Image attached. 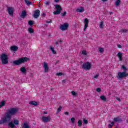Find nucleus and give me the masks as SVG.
<instances>
[{
	"label": "nucleus",
	"instance_id": "obj_1",
	"mask_svg": "<svg viewBox=\"0 0 128 128\" xmlns=\"http://www.w3.org/2000/svg\"><path fill=\"white\" fill-rule=\"evenodd\" d=\"M10 120V116L8 114H5V115L1 118L0 120V124H6Z\"/></svg>",
	"mask_w": 128,
	"mask_h": 128
},
{
	"label": "nucleus",
	"instance_id": "obj_2",
	"mask_svg": "<svg viewBox=\"0 0 128 128\" xmlns=\"http://www.w3.org/2000/svg\"><path fill=\"white\" fill-rule=\"evenodd\" d=\"M0 58L3 64H6L8 63V56L6 54H2L0 56Z\"/></svg>",
	"mask_w": 128,
	"mask_h": 128
},
{
	"label": "nucleus",
	"instance_id": "obj_3",
	"mask_svg": "<svg viewBox=\"0 0 128 128\" xmlns=\"http://www.w3.org/2000/svg\"><path fill=\"white\" fill-rule=\"evenodd\" d=\"M28 60H30V59H28V58L24 57L20 58L18 60L14 61L13 64H15V66H18L19 64H22L23 62H28Z\"/></svg>",
	"mask_w": 128,
	"mask_h": 128
},
{
	"label": "nucleus",
	"instance_id": "obj_4",
	"mask_svg": "<svg viewBox=\"0 0 128 128\" xmlns=\"http://www.w3.org/2000/svg\"><path fill=\"white\" fill-rule=\"evenodd\" d=\"M18 112V108H11L10 110H8L6 114H8L10 116V118H12V116H14V114H16Z\"/></svg>",
	"mask_w": 128,
	"mask_h": 128
},
{
	"label": "nucleus",
	"instance_id": "obj_5",
	"mask_svg": "<svg viewBox=\"0 0 128 128\" xmlns=\"http://www.w3.org/2000/svg\"><path fill=\"white\" fill-rule=\"evenodd\" d=\"M20 124V120L16 118H14L12 122H10L8 124V126L10 128H14L15 126H18Z\"/></svg>",
	"mask_w": 128,
	"mask_h": 128
},
{
	"label": "nucleus",
	"instance_id": "obj_6",
	"mask_svg": "<svg viewBox=\"0 0 128 128\" xmlns=\"http://www.w3.org/2000/svg\"><path fill=\"white\" fill-rule=\"evenodd\" d=\"M82 68L85 70H90L92 68V63L89 62L84 63L82 66Z\"/></svg>",
	"mask_w": 128,
	"mask_h": 128
},
{
	"label": "nucleus",
	"instance_id": "obj_7",
	"mask_svg": "<svg viewBox=\"0 0 128 128\" xmlns=\"http://www.w3.org/2000/svg\"><path fill=\"white\" fill-rule=\"evenodd\" d=\"M118 78H123L128 76V74L126 72H118Z\"/></svg>",
	"mask_w": 128,
	"mask_h": 128
},
{
	"label": "nucleus",
	"instance_id": "obj_8",
	"mask_svg": "<svg viewBox=\"0 0 128 128\" xmlns=\"http://www.w3.org/2000/svg\"><path fill=\"white\" fill-rule=\"evenodd\" d=\"M55 8L56 10L54 12V14H60L62 11V7L58 4H56L55 5Z\"/></svg>",
	"mask_w": 128,
	"mask_h": 128
},
{
	"label": "nucleus",
	"instance_id": "obj_9",
	"mask_svg": "<svg viewBox=\"0 0 128 128\" xmlns=\"http://www.w3.org/2000/svg\"><path fill=\"white\" fill-rule=\"evenodd\" d=\"M51 118L50 116H42V120L43 122H45L46 124V122H49L50 121Z\"/></svg>",
	"mask_w": 128,
	"mask_h": 128
},
{
	"label": "nucleus",
	"instance_id": "obj_10",
	"mask_svg": "<svg viewBox=\"0 0 128 128\" xmlns=\"http://www.w3.org/2000/svg\"><path fill=\"white\" fill-rule=\"evenodd\" d=\"M43 68H44V72L46 73H48L50 72V67L48 64L46 62H43Z\"/></svg>",
	"mask_w": 128,
	"mask_h": 128
},
{
	"label": "nucleus",
	"instance_id": "obj_11",
	"mask_svg": "<svg viewBox=\"0 0 128 128\" xmlns=\"http://www.w3.org/2000/svg\"><path fill=\"white\" fill-rule=\"evenodd\" d=\"M90 23V20L88 18H86L84 20V31L86 30V28H88V24Z\"/></svg>",
	"mask_w": 128,
	"mask_h": 128
},
{
	"label": "nucleus",
	"instance_id": "obj_12",
	"mask_svg": "<svg viewBox=\"0 0 128 128\" xmlns=\"http://www.w3.org/2000/svg\"><path fill=\"white\" fill-rule=\"evenodd\" d=\"M60 28L61 30H66L68 28V24L64 23V24L60 25Z\"/></svg>",
	"mask_w": 128,
	"mask_h": 128
},
{
	"label": "nucleus",
	"instance_id": "obj_13",
	"mask_svg": "<svg viewBox=\"0 0 128 128\" xmlns=\"http://www.w3.org/2000/svg\"><path fill=\"white\" fill-rule=\"evenodd\" d=\"M7 10L10 16H14V8L8 7L7 8Z\"/></svg>",
	"mask_w": 128,
	"mask_h": 128
},
{
	"label": "nucleus",
	"instance_id": "obj_14",
	"mask_svg": "<svg viewBox=\"0 0 128 128\" xmlns=\"http://www.w3.org/2000/svg\"><path fill=\"white\" fill-rule=\"evenodd\" d=\"M40 10H36L34 12V14L33 15L34 18H38V16H40Z\"/></svg>",
	"mask_w": 128,
	"mask_h": 128
},
{
	"label": "nucleus",
	"instance_id": "obj_15",
	"mask_svg": "<svg viewBox=\"0 0 128 128\" xmlns=\"http://www.w3.org/2000/svg\"><path fill=\"white\" fill-rule=\"evenodd\" d=\"M76 12H81L82 13L84 12V8L82 6H80L76 9Z\"/></svg>",
	"mask_w": 128,
	"mask_h": 128
},
{
	"label": "nucleus",
	"instance_id": "obj_16",
	"mask_svg": "<svg viewBox=\"0 0 128 128\" xmlns=\"http://www.w3.org/2000/svg\"><path fill=\"white\" fill-rule=\"evenodd\" d=\"M50 48L53 54H56V51L54 50V46H50Z\"/></svg>",
	"mask_w": 128,
	"mask_h": 128
},
{
	"label": "nucleus",
	"instance_id": "obj_17",
	"mask_svg": "<svg viewBox=\"0 0 128 128\" xmlns=\"http://www.w3.org/2000/svg\"><path fill=\"white\" fill-rule=\"evenodd\" d=\"M117 56L119 58V60L120 62H122V53L121 52H118V54H117Z\"/></svg>",
	"mask_w": 128,
	"mask_h": 128
},
{
	"label": "nucleus",
	"instance_id": "obj_18",
	"mask_svg": "<svg viewBox=\"0 0 128 128\" xmlns=\"http://www.w3.org/2000/svg\"><path fill=\"white\" fill-rule=\"evenodd\" d=\"M11 50H12V52H16L18 50V46H13L10 47Z\"/></svg>",
	"mask_w": 128,
	"mask_h": 128
},
{
	"label": "nucleus",
	"instance_id": "obj_19",
	"mask_svg": "<svg viewBox=\"0 0 128 128\" xmlns=\"http://www.w3.org/2000/svg\"><path fill=\"white\" fill-rule=\"evenodd\" d=\"M6 100H2L0 102V108H2V106H6Z\"/></svg>",
	"mask_w": 128,
	"mask_h": 128
},
{
	"label": "nucleus",
	"instance_id": "obj_20",
	"mask_svg": "<svg viewBox=\"0 0 128 128\" xmlns=\"http://www.w3.org/2000/svg\"><path fill=\"white\" fill-rule=\"evenodd\" d=\"M20 72L22 74H26V69L25 67H22L20 68Z\"/></svg>",
	"mask_w": 128,
	"mask_h": 128
},
{
	"label": "nucleus",
	"instance_id": "obj_21",
	"mask_svg": "<svg viewBox=\"0 0 128 128\" xmlns=\"http://www.w3.org/2000/svg\"><path fill=\"white\" fill-rule=\"evenodd\" d=\"M22 128H30V125L28 124L26 122L24 123V124L22 125Z\"/></svg>",
	"mask_w": 128,
	"mask_h": 128
},
{
	"label": "nucleus",
	"instance_id": "obj_22",
	"mask_svg": "<svg viewBox=\"0 0 128 128\" xmlns=\"http://www.w3.org/2000/svg\"><path fill=\"white\" fill-rule=\"evenodd\" d=\"M26 11L22 12L20 16V18H26Z\"/></svg>",
	"mask_w": 128,
	"mask_h": 128
},
{
	"label": "nucleus",
	"instance_id": "obj_23",
	"mask_svg": "<svg viewBox=\"0 0 128 128\" xmlns=\"http://www.w3.org/2000/svg\"><path fill=\"white\" fill-rule=\"evenodd\" d=\"M30 104H32V106H38V102L34 101H31L29 102Z\"/></svg>",
	"mask_w": 128,
	"mask_h": 128
},
{
	"label": "nucleus",
	"instance_id": "obj_24",
	"mask_svg": "<svg viewBox=\"0 0 128 128\" xmlns=\"http://www.w3.org/2000/svg\"><path fill=\"white\" fill-rule=\"evenodd\" d=\"M100 99L101 100H102V102H106V97L104 95H102L100 96Z\"/></svg>",
	"mask_w": 128,
	"mask_h": 128
},
{
	"label": "nucleus",
	"instance_id": "obj_25",
	"mask_svg": "<svg viewBox=\"0 0 128 128\" xmlns=\"http://www.w3.org/2000/svg\"><path fill=\"white\" fill-rule=\"evenodd\" d=\"M120 0H116V2H115L116 6H120Z\"/></svg>",
	"mask_w": 128,
	"mask_h": 128
},
{
	"label": "nucleus",
	"instance_id": "obj_26",
	"mask_svg": "<svg viewBox=\"0 0 128 128\" xmlns=\"http://www.w3.org/2000/svg\"><path fill=\"white\" fill-rule=\"evenodd\" d=\"M83 56H87L88 55V52L86 50H83L81 52Z\"/></svg>",
	"mask_w": 128,
	"mask_h": 128
},
{
	"label": "nucleus",
	"instance_id": "obj_27",
	"mask_svg": "<svg viewBox=\"0 0 128 128\" xmlns=\"http://www.w3.org/2000/svg\"><path fill=\"white\" fill-rule=\"evenodd\" d=\"M28 32L30 34H34V28H28Z\"/></svg>",
	"mask_w": 128,
	"mask_h": 128
},
{
	"label": "nucleus",
	"instance_id": "obj_28",
	"mask_svg": "<svg viewBox=\"0 0 128 128\" xmlns=\"http://www.w3.org/2000/svg\"><path fill=\"white\" fill-rule=\"evenodd\" d=\"M25 2L27 6H30V4H32V2H30L28 0H25Z\"/></svg>",
	"mask_w": 128,
	"mask_h": 128
},
{
	"label": "nucleus",
	"instance_id": "obj_29",
	"mask_svg": "<svg viewBox=\"0 0 128 128\" xmlns=\"http://www.w3.org/2000/svg\"><path fill=\"white\" fill-rule=\"evenodd\" d=\"M82 120H78V126H82Z\"/></svg>",
	"mask_w": 128,
	"mask_h": 128
},
{
	"label": "nucleus",
	"instance_id": "obj_30",
	"mask_svg": "<svg viewBox=\"0 0 128 128\" xmlns=\"http://www.w3.org/2000/svg\"><path fill=\"white\" fill-rule=\"evenodd\" d=\"M99 26H100V28H104V22H100Z\"/></svg>",
	"mask_w": 128,
	"mask_h": 128
},
{
	"label": "nucleus",
	"instance_id": "obj_31",
	"mask_svg": "<svg viewBox=\"0 0 128 128\" xmlns=\"http://www.w3.org/2000/svg\"><path fill=\"white\" fill-rule=\"evenodd\" d=\"M104 48L102 47L99 48V52H100L102 54L103 52H104Z\"/></svg>",
	"mask_w": 128,
	"mask_h": 128
},
{
	"label": "nucleus",
	"instance_id": "obj_32",
	"mask_svg": "<svg viewBox=\"0 0 128 128\" xmlns=\"http://www.w3.org/2000/svg\"><path fill=\"white\" fill-rule=\"evenodd\" d=\"M114 122H120L121 120L119 118H116L114 119Z\"/></svg>",
	"mask_w": 128,
	"mask_h": 128
},
{
	"label": "nucleus",
	"instance_id": "obj_33",
	"mask_svg": "<svg viewBox=\"0 0 128 128\" xmlns=\"http://www.w3.org/2000/svg\"><path fill=\"white\" fill-rule=\"evenodd\" d=\"M122 70H128V68H126V67H125L124 65H122Z\"/></svg>",
	"mask_w": 128,
	"mask_h": 128
},
{
	"label": "nucleus",
	"instance_id": "obj_34",
	"mask_svg": "<svg viewBox=\"0 0 128 128\" xmlns=\"http://www.w3.org/2000/svg\"><path fill=\"white\" fill-rule=\"evenodd\" d=\"M114 122H112L110 123V124H108V128H112V126H114Z\"/></svg>",
	"mask_w": 128,
	"mask_h": 128
},
{
	"label": "nucleus",
	"instance_id": "obj_35",
	"mask_svg": "<svg viewBox=\"0 0 128 128\" xmlns=\"http://www.w3.org/2000/svg\"><path fill=\"white\" fill-rule=\"evenodd\" d=\"M64 73L62 72H59L56 73V76H64Z\"/></svg>",
	"mask_w": 128,
	"mask_h": 128
},
{
	"label": "nucleus",
	"instance_id": "obj_36",
	"mask_svg": "<svg viewBox=\"0 0 128 128\" xmlns=\"http://www.w3.org/2000/svg\"><path fill=\"white\" fill-rule=\"evenodd\" d=\"M62 110V106H60L57 110L56 114H58Z\"/></svg>",
	"mask_w": 128,
	"mask_h": 128
},
{
	"label": "nucleus",
	"instance_id": "obj_37",
	"mask_svg": "<svg viewBox=\"0 0 128 128\" xmlns=\"http://www.w3.org/2000/svg\"><path fill=\"white\" fill-rule=\"evenodd\" d=\"M28 24H30V26H32V24H34V21L32 20H30L28 22Z\"/></svg>",
	"mask_w": 128,
	"mask_h": 128
},
{
	"label": "nucleus",
	"instance_id": "obj_38",
	"mask_svg": "<svg viewBox=\"0 0 128 128\" xmlns=\"http://www.w3.org/2000/svg\"><path fill=\"white\" fill-rule=\"evenodd\" d=\"M46 6H50V1H46L44 2Z\"/></svg>",
	"mask_w": 128,
	"mask_h": 128
},
{
	"label": "nucleus",
	"instance_id": "obj_39",
	"mask_svg": "<svg viewBox=\"0 0 128 128\" xmlns=\"http://www.w3.org/2000/svg\"><path fill=\"white\" fill-rule=\"evenodd\" d=\"M72 94L74 96H75L78 94L76 92H75L74 91H72Z\"/></svg>",
	"mask_w": 128,
	"mask_h": 128
},
{
	"label": "nucleus",
	"instance_id": "obj_40",
	"mask_svg": "<svg viewBox=\"0 0 128 128\" xmlns=\"http://www.w3.org/2000/svg\"><path fill=\"white\" fill-rule=\"evenodd\" d=\"M96 92H102V90L100 89V88H98L96 89Z\"/></svg>",
	"mask_w": 128,
	"mask_h": 128
},
{
	"label": "nucleus",
	"instance_id": "obj_41",
	"mask_svg": "<svg viewBox=\"0 0 128 128\" xmlns=\"http://www.w3.org/2000/svg\"><path fill=\"white\" fill-rule=\"evenodd\" d=\"M84 121V123L85 124H88V120H86V119H84L83 120Z\"/></svg>",
	"mask_w": 128,
	"mask_h": 128
},
{
	"label": "nucleus",
	"instance_id": "obj_42",
	"mask_svg": "<svg viewBox=\"0 0 128 128\" xmlns=\"http://www.w3.org/2000/svg\"><path fill=\"white\" fill-rule=\"evenodd\" d=\"M75 120L76 119H74V118H71V122H72V124H74Z\"/></svg>",
	"mask_w": 128,
	"mask_h": 128
},
{
	"label": "nucleus",
	"instance_id": "obj_43",
	"mask_svg": "<svg viewBox=\"0 0 128 128\" xmlns=\"http://www.w3.org/2000/svg\"><path fill=\"white\" fill-rule=\"evenodd\" d=\"M122 32H127L128 30L126 29H123L122 30Z\"/></svg>",
	"mask_w": 128,
	"mask_h": 128
},
{
	"label": "nucleus",
	"instance_id": "obj_44",
	"mask_svg": "<svg viewBox=\"0 0 128 128\" xmlns=\"http://www.w3.org/2000/svg\"><path fill=\"white\" fill-rule=\"evenodd\" d=\"M66 12H64L62 14V16H66Z\"/></svg>",
	"mask_w": 128,
	"mask_h": 128
},
{
	"label": "nucleus",
	"instance_id": "obj_45",
	"mask_svg": "<svg viewBox=\"0 0 128 128\" xmlns=\"http://www.w3.org/2000/svg\"><path fill=\"white\" fill-rule=\"evenodd\" d=\"M98 78V74H96L94 76V78Z\"/></svg>",
	"mask_w": 128,
	"mask_h": 128
},
{
	"label": "nucleus",
	"instance_id": "obj_46",
	"mask_svg": "<svg viewBox=\"0 0 128 128\" xmlns=\"http://www.w3.org/2000/svg\"><path fill=\"white\" fill-rule=\"evenodd\" d=\"M46 24H52V20H50V21H46Z\"/></svg>",
	"mask_w": 128,
	"mask_h": 128
},
{
	"label": "nucleus",
	"instance_id": "obj_47",
	"mask_svg": "<svg viewBox=\"0 0 128 128\" xmlns=\"http://www.w3.org/2000/svg\"><path fill=\"white\" fill-rule=\"evenodd\" d=\"M118 48H122V46L120 44H118Z\"/></svg>",
	"mask_w": 128,
	"mask_h": 128
},
{
	"label": "nucleus",
	"instance_id": "obj_48",
	"mask_svg": "<svg viewBox=\"0 0 128 128\" xmlns=\"http://www.w3.org/2000/svg\"><path fill=\"white\" fill-rule=\"evenodd\" d=\"M116 99L117 100H118V102H120V98H116Z\"/></svg>",
	"mask_w": 128,
	"mask_h": 128
},
{
	"label": "nucleus",
	"instance_id": "obj_49",
	"mask_svg": "<svg viewBox=\"0 0 128 128\" xmlns=\"http://www.w3.org/2000/svg\"><path fill=\"white\" fill-rule=\"evenodd\" d=\"M43 114H48V112H46V111H44L43 112Z\"/></svg>",
	"mask_w": 128,
	"mask_h": 128
},
{
	"label": "nucleus",
	"instance_id": "obj_50",
	"mask_svg": "<svg viewBox=\"0 0 128 128\" xmlns=\"http://www.w3.org/2000/svg\"><path fill=\"white\" fill-rule=\"evenodd\" d=\"M64 114H66V116H68V112H65Z\"/></svg>",
	"mask_w": 128,
	"mask_h": 128
},
{
	"label": "nucleus",
	"instance_id": "obj_51",
	"mask_svg": "<svg viewBox=\"0 0 128 128\" xmlns=\"http://www.w3.org/2000/svg\"><path fill=\"white\" fill-rule=\"evenodd\" d=\"M60 0H54V2H58Z\"/></svg>",
	"mask_w": 128,
	"mask_h": 128
},
{
	"label": "nucleus",
	"instance_id": "obj_52",
	"mask_svg": "<svg viewBox=\"0 0 128 128\" xmlns=\"http://www.w3.org/2000/svg\"><path fill=\"white\" fill-rule=\"evenodd\" d=\"M55 44H56V46H58V42H56Z\"/></svg>",
	"mask_w": 128,
	"mask_h": 128
},
{
	"label": "nucleus",
	"instance_id": "obj_53",
	"mask_svg": "<svg viewBox=\"0 0 128 128\" xmlns=\"http://www.w3.org/2000/svg\"><path fill=\"white\" fill-rule=\"evenodd\" d=\"M59 42H62V40H59Z\"/></svg>",
	"mask_w": 128,
	"mask_h": 128
},
{
	"label": "nucleus",
	"instance_id": "obj_54",
	"mask_svg": "<svg viewBox=\"0 0 128 128\" xmlns=\"http://www.w3.org/2000/svg\"><path fill=\"white\" fill-rule=\"evenodd\" d=\"M102 0V2H106V0Z\"/></svg>",
	"mask_w": 128,
	"mask_h": 128
},
{
	"label": "nucleus",
	"instance_id": "obj_55",
	"mask_svg": "<svg viewBox=\"0 0 128 128\" xmlns=\"http://www.w3.org/2000/svg\"><path fill=\"white\" fill-rule=\"evenodd\" d=\"M42 16H46V14L43 13V14H42Z\"/></svg>",
	"mask_w": 128,
	"mask_h": 128
},
{
	"label": "nucleus",
	"instance_id": "obj_56",
	"mask_svg": "<svg viewBox=\"0 0 128 128\" xmlns=\"http://www.w3.org/2000/svg\"><path fill=\"white\" fill-rule=\"evenodd\" d=\"M127 122H128V120H127Z\"/></svg>",
	"mask_w": 128,
	"mask_h": 128
}]
</instances>
